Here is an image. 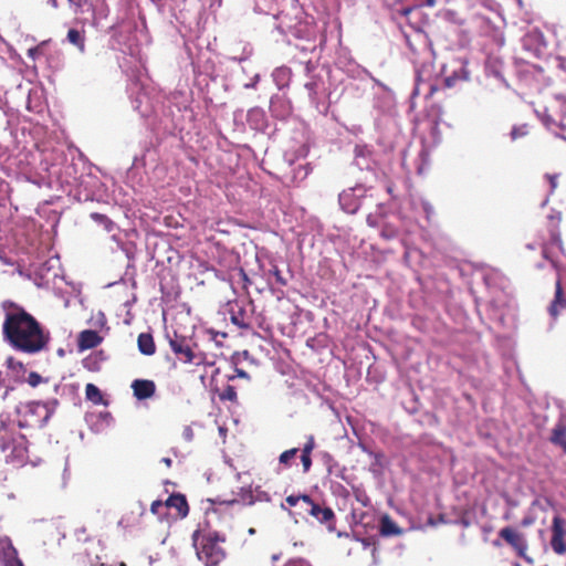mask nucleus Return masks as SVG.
<instances>
[{"label": "nucleus", "mask_w": 566, "mask_h": 566, "mask_svg": "<svg viewBox=\"0 0 566 566\" xmlns=\"http://www.w3.org/2000/svg\"><path fill=\"white\" fill-rule=\"evenodd\" d=\"M27 381L31 387H36L43 381V378L38 373L31 371L27 378Z\"/></svg>", "instance_id": "2f4dec72"}, {"label": "nucleus", "mask_w": 566, "mask_h": 566, "mask_svg": "<svg viewBox=\"0 0 566 566\" xmlns=\"http://www.w3.org/2000/svg\"><path fill=\"white\" fill-rule=\"evenodd\" d=\"M402 533L397 523L389 516L384 515L380 520V534L384 536H396Z\"/></svg>", "instance_id": "6ab92c4d"}, {"label": "nucleus", "mask_w": 566, "mask_h": 566, "mask_svg": "<svg viewBox=\"0 0 566 566\" xmlns=\"http://www.w3.org/2000/svg\"><path fill=\"white\" fill-rule=\"evenodd\" d=\"M25 371L23 364L13 357L6 360L4 368L0 369V388L6 389L3 398L7 397L9 390L14 389L17 384L25 380Z\"/></svg>", "instance_id": "39448f33"}, {"label": "nucleus", "mask_w": 566, "mask_h": 566, "mask_svg": "<svg viewBox=\"0 0 566 566\" xmlns=\"http://www.w3.org/2000/svg\"><path fill=\"white\" fill-rule=\"evenodd\" d=\"M436 520H437L438 524L446 523V516L443 514H439Z\"/></svg>", "instance_id": "a19ab883"}, {"label": "nucleus", "mask_w": 566, "mask_h": 566, "mask_svg": "<svg viewBox=\"0 0 566 566\" xmlns=\"http://www.w3.org/2000/svg\"><path fill=\"white\" fill-rule=\"evenodd\" d=\"M554 103H560L566 108V102L559 98H555Z\"/></svg>", "instance_id": "a18cd8bd"}, {"label": "nucleus", "mask_w": 566, "mask_h": 566, "mask_svg": "<svg viewBox=\"0 0 566 566\" xmlns=\"http://www.w3.org/2000/svg\"><path fill=\"white\" fill-rule=\"evenodd\" d=\"M137 347L143 355H154L156 353V345L153 335L150 333H140L137 337Z\"/></svg>", "instance_id": "a211bd4d"}, {"label": "nucleus", "mask_w": 566, "mask_h": 566, "mask_svg": "<svg viewBox=\"0 0 566 566\" xmlns=\"http://www.w3.org/2000/svg\"><path fill=\"white\" fill-rule=\"evenodd\" d=\"M50 1H51L52 6H53L54 8H56V7H57V2H56V0H50ZM67 1H69L70 3H74V2H75V0H67Z\"/></svg>", "instance_id": "37998d69"}, {"label": "nucleus", "mask_w": 566, "mask_h": 566, "mask_svg": "<svg viewBox=\"0 0 566 566\" xmlns=\"http://www.w3.org/2000/svg\"><path fill=\"white\" fill-rule=\"evenodd\" d=\"M316 447L315 438L314 436H308L306 438V442L304 443L303 448L301 449V462L303 465V472L307 473L310 472L312 468V458L311 454L313 450Z\"/></svg>", "instance_id": "f3484780"}, {"label": "nucleus", "mask_w": 566, "mask_h": 566, "mask_svg": "<svg viewBox=\"0 0 566 566\" xmlns=\"http://www.w3.org/2000/svg\"><path fill=\"white\" fill-rule=\"evenodd\" d=\"M193 547L197 558L205 566H221L227 558V551L222 545L227 542V536L218 531H208L201 533L196 531L192 534Z\"/></svg>", "instance_id": "f03ea898"}, {"label": "nucleus", "mask_w": 566, "mask_h": 566, "mask_svg": "<svg viewBox=\"0 0 566 566\" xmlns=\"http://www.w3.org/2000/svg\"><path fill=\"white\" fill-rule=\"evenodd\" d=\"M165 506V501H161V500H156L151 503L150 505V512L154 514V515H157V516H163L164 513L161 512L163 511V507Z\"/></svg>", "instance_id": "7c9ffc66"}, {"label": "nucleus", "mask_w": 566, "mask_h": 566, "mask_svg": "<svg viewBox=\"0 0 566 566\" xmlns=\"http://www.w3.org/2000/svg\"><path fill=\"white\" fill-rule=\"evenodd\" d=\"M495 546H500V543L497 541L494 542Z\"/></svg>", "instance_id": "603ef678"}, {"label": "nucleus", "mask_w": 566, "mask_h": 566, "mask_svg": "<svg viewBox=\"0 0 566 566\" xmlns=\"http://www.w3.org/2000/svg\"><path fill=\"white\" fill-rule=\"evenodd\" d=\"M308 516L313 517L319 524L325 525L329 532L336 528V515L329 506L314 502V504L311 505Z\"/></svg>", "instance_id": "0eeeda50"}, {"label": "nucleus", "mask_w": 566, "mask_h": 566, "mask_svg": "<svg viewBox=\"0 0 566 566\" xmlns=\"http://www.w3.org/2000/svg\"><path fill=\"white\" fill-rule=\"evenodd\" d=\"M118 566H127L126 563L120 562Z\"/></svg>", "instance_id": "8fccbe9b"}, {"label": "nucleus", "mask_w": 566, "mask_h": 566, "mask_svg": "<svg viewBox=\"0 0 566 566\" xmlns=\"http://www.w3.org/2000/svg\"><path fill=\"white\" fill-rule=\"evenodd\" d=\"M184 437L187 439V440H191L192 437H193V432L191 430V428L187 427L185 430H184Z\"/></svg>", "instance_id": "c9c22d12"}, {"label": "nucleus", "mask_w": 566, "mask_h": 566, "mask_svg": "<svg viewBox=\"0 0 566 566\" xmlns=\"http://www.w3.org/2000/svg\"><path fill=\"white\" fill-rule=\"evenodd\" d=\"M0 306L4 313L2 334L14 349L25 354H35L48 346L50 334L22 305L6 300Z\"/></svg>", "instance_id": "f257e3e1"}, {"label": "nucleus", "mask_w": 566, "mask_h": 566, "mask_svg": "<svg viewBox=\"0 0 566 566\" xmlns=\"http://www.w3.org/2000/svg\"><path fill=\"white\" fill-rule=\"evenodd\" d=\"M231 322L240 328L248 329L250 327V322L245 315V311L241 307L238 311L231 308L230 311Z\"/></svg>", "instance_id": "aec40b11"}, {"label": "nucleus", "mask_w": 566, "mask_h": 566, "mask_svg": "<svg viewBox=\"0 0 566 566\" xmlns=\"http://www.w3.org/2000/svg\"><path fill=\"white\" fill-rule=\"evenodd\" d=\"M564 308H566V297L564 294L560 279H558L555 283V295L554 300L552 301L548 307V313L553 318H557L560 311H563Z\"/></svg>", "instance_id": "2eb2a0df"}, {"label": "nucleus", "mask_w": 566, "mask_h": 566, "mask_svg": "<svg viewBox=\"0 0 566 566\" xmlns=\"http://www.w3.org/2000/svg\"><path fill=\"white\" fill-rule=\"evenodd\" d=\"M290 73H291L290 69L284 67V69H277V70L275 71L274 75H275L276 77H280V76L285 77V76H289V75H290Z\"/></svg>", "instance_id": "f704fd0d"}, {"label": "nucleus", "mask_w": 566, "mask_h": 566, "mask_svg": "<svg viewBox=\"0 0 566 566\" xmlns=\"http://www.w3.org/2000/svg\"><path fill=\"white\" fill-rule=\"evenodd\" d=\"M219 399L224 401V400H228V401H231V402H237L238 401V396H237V390L233 386L231 385H227L222 391L219 392Z\"/></svg>", "instance_id": "393cba45"}, {"label": "nucleus", "mask_w": 566, "mask_h": 566, "mask_svg": "<svg viewBox=\"0 0 566 566\" xmlns=\"http://www.w3.org/2000/svg\"><path fill=\"white\" fill-rule=\"evenodd\" d=\"M165 506L176 510V516L179 518H185L189 513L187 499L181 493H172L169 495L165 501Z\"/></svg>", "instance_id": "4468645a"}, {"label": "nucleus", "mask_w": 566, "mask_h": 566, "mask_svg": "<svg viewBox=\"0 0 566 566\" xmlns=\"http://www.w3.org/2000/svg\"><path fill=\"white\" fill-rule=\"evenodd\" d=\"M0 451L6 462L22 464L28 458V440L18 432L14 423L0 419Z\"/></svg>", "instance_id": "7ed1b4c3"}, {"label": "nucleus", "mask_w": 566, "mask_h": 566, "mask_svg": "<svg viewBox=\"0 0 566 566\" xmlns=\"http://www.w3.org/2000/svg\"><path fill=\"white\" fill-rule=\"evenodd\" d=\"M410 11H411V8L403 9V14L407 15L410 13Z\"/></svg>", "instance_id": "49530a36"}, {"label": "nucleus", "mask_w": 566, "mask_h": 566, "mask_svg": "<svg viewBox=\"0 0 566 566\" xmlns=\"http://www.w3.org/2000/svg\"><path fill=\"white\" fill-rule=\"evenodd\" d=\"M85 396L86 399L92 401L95 405L103 402V395L98 387H96L94 384H87L85 387Z\"/></svg>", "instance_id": "5701e85b"}, {"label": "nucleus", "mask_w": 566, "mask_h": 566, "mask_svg": "<svg viewBox=\"0 0 566 566\" xmlns=\"http://www.w3.org/2000/svg\"><path fill=\"white\" fill-rule=\"evenodd\" d=\"M67 41L75 45L81 52L85 50V36L83 31L70 29L67 32Z\"/></svg>", "instance_id": "4be33fe9"}, {"label": "nucleus", "mask_w": 566, "mask_h": 566, "mask_svg": "<svg viewBox=\"0 0 566 566\" xmlns=\"http://www.w3.org/2000/svg\"><path fill=\"white\" fill-rule=\"evenodd\" d=\"M253 494L250 489L241 488L240 492L238 493L237 497H233L231 500L224 501L227 504H243V505H251L253 504Z\"/></svg>", "instance_id": "412c9836"}, {"label": "nucleus", "mask_w": 566, "mask_h": 566, "mask_svg": "<svg viewBox=\"0 0 566 566\" xmlns=\"http://www.w3.org/2000/svg\"><path fill=\"white\" fill-rule=\"evenodd\" d=\"M285 502L291 507H296V514L302 518H307L311 511V505L314 504V500L307 494H291L286 496Z\"/></svg>", "instance_id": "9b49d317"}, {"label": "nucleus", "mask_w": 566, "mask_h": 566, "mask_svg": "<svg viewBox=\"0 0 566 566\" xmlns=\"http://www.w3.org/2000/svg\"><path fill=\"white\" fill-rule=\"evenodd\" d=\"M298 451V448H292L283 451L279 457L280 464L284 468H290Z\"/></svg>", "instance_id": "b1692460"}, {"label": "nucleus", "mask_w": 566, "mask_h": 566, "mask_svg": "<svg viewBox=\"0 0 566 566\" xmlns=\"http://www.w3.org/2000/svg\"><path fill=\"white\" fill-rule=\"evenodd\" d=\"M528 134V126L526 124L513 127L511 137L513 140L524 137Z\"/></svg>", "instance_id": "c756f323"}, {"label": "nucleus", "mask_w": 566, "mask_h": 566, "mask_svg": "<svg viewBox=\"0 0 566 566\" xmlns=\"http://www.w3.org/2000/svg\"><path fill=\"white\" fill-rule=\"evenodd\" d=\"M547 117H549L552 120H555V118H554V115H553V114H547Z\"/></svg>", "instance_id": "09e8293b"}, {"label": "nucleus", "mask_w": 566, "mask_h": 566, "mask_svg": "<svg viewBox=\"0 0 566 566\" xmlns=\"http://www.w3.org/2000/svg\"><path fill=\"white\" fill-rule=\"evenodd\" d=\"M552 109H553V106L547 107L545 111H546V112H549V111H552Z\"/></svg>", "instance_id": "3c124183"}, {"label": "nucleus", "mask_w": 566, "mask_h": 566, "mask_svg": "<svg viewBox=\"0 0 566 566\" xmlns=\"http://www.w3.org/2000/svg\"><path fill=\"white\" fill-rule=\"evenodd\" d=\"M420 85H421V83H417V85H416V87L413 90L412 95H418L420 93Z\"/></svg>", "instance_id": "79ce46f5"}, {"label": "nucleus", "mask_w": 566, "mask_h": 566, "mask_svg": "<svg viewBox=\"0 0 566 566\" xmlns=\"http://www.w3.org/2000/svg\"><path fill=\"white\" fill-rule=\"evenodd\" d=\"M59 401L53 399L48 402H29L18 408V427L41 429L43 428L55 411Z\"/></svg>", "instance_id": "20e7f679"}, {"label": "nucleus", "mask_w": 566, "mask_h": 566, "mask_svg": "<svg viewBox=\"0 0 566 566\" xmlns=\"http://www.w3.org/2000/svg\"><path fill=\"white\" fill-rule=\"evenodd\" d=\"M399 234V230L397 227L390 224V223H385L382 227H381V230H380V235L386 239V240H391V239H395L397 238Z\"/></svg>", "instance_id": "bb28decb"}, {"label": "nucleus", "mask_w": 566, "mask_h": 566, "mask_svg": "<svg viewBox=\"0 0 566 566\" xmlns=\"http://www.w3.org/2000/svg\"><path fill=\"white\" fill-rule=\"evenodd\" d=\"M103 338L98 335L96 331L85 329L80 333L77 345L80 349H92L97 347L102 343Z\"/></svg>", "instance_id": "dca6fc26"}, {"label": "nucleus", "mask_w": 566, "mask_h": 566, "mask_svg": "<svg viewBox=\"0 0 566 566\" xmlns=\"http://www.w3.org/2000/svg\"><path fill=\"white\" fill-rule=\"evenodd\" d=\"M130 388L137 400L150 399L156 392V384L150 379H135L133 380Z\"/></svg>", "instance_id": "f8f14e48"}, {"label": "nucleus", "mask_w": 566, "mask_h": 566, "mask_svg": "<svg viewBox=\"0 0 566 566\" xmlns=\"http://www.w3.org/2000/svg\"><path fill=\"white\" fill-rule=\"evenodd\" d=\"M426 4L428 7H433L436 4V0H426Z\"/></svg>", "instance_id": "c03bdc74"}, {"label": "nucleus", "mask_w": 566, "mask_h": 566, "mask_svg": "<svg viewBox=\"0 0 566 566\" xmlns=\"http://www.w3.org/2000/svg\"><path fill=\"white\" fill-rule=\"evenodd\" d=\"M0 566H23L17 548L7 535L0 536Z\"/></svg>", "instance_id": "6e6552de"}, {"label": "nucleus", "mask_w": 566, "mask_h": 566, "mask_svg": "<svg viewBox=\"0 0 566 566\" xmlns=\"http://www.w3.org/2000/svg\"><path fill=\"white\" fill-rule=\"evenodd\" d=\"M436 91H437V86L433 84H430L426 97H431L436 93Z\"/></svg>", "instance_id": "e433bc0d"}, {"label": "nucleus", "mask_w": 566, "mask_h": 566, "mask_svg": "<svg viewBox=\"0 0 566 566\" xmlns=\"http://www.w3.org/2000/svg\"><path fill=\"white\" fill-rule=\"evenodd\" d=\"M564 537L565 531L563 527V521L559 517H555L552 525L551 546L552 549L558 555L566 553V544Z\"/></svg>", "instance_id": "ddd939ff"}, {"label": "nucleus", "mask_w": 566, "mask_h": 566, "mask_svg": "<svg viewBox=\"0 0 566 566\" xmlns=\"http://www.w3.org/2000/svg\"><path fill=\"white\" fill-rule=\"evenodd\" d=\"M549 243L554 247H557L559 250H563L562 234L557 226H554V228L551 230Z\"/></svg>", "instance_id": "cd10ccee"}, {"label": "nucleus", "mask_w": 566, "mask_h": 566, "mask_svg": "<svg viewBox=\"0 0 566 566\" xmlns=\"http://www.w3.org/2000/svg\"><path fill=\"white\" fill-rule=\"evenodd\" d=\"M548 441L566 454V411L559 415L551 429Z\"/></svg>", "instance_id": "9d476101"}, {"label": "nucleus", "mask_w": 566, "mask_h": 566, "mask_svg": "<svg viewBox=\"0 0 566 566\" xmlns=\"http://www.w3.org/2000/svg\"><path fill=\"white\" fill-rule=\"evenodd\" d=\"M91 218L99 223V224H103L105 230L106 231H112L113 228H114V223L113 221L106 216V214H103V213H98V212H93L91 213Z\"/></svg>", "instance_id": "a878e982"}, {"label": "nucleus", "mask_w": 566, "mask_h": 566, "mask_svg": "<svg viewBox=\"0 0 566 566\" xmlns=\"http://www.w3.org/2000/svg\"><path fill=\"white\" fill-rule=\"evenodd\" d=\"M499 536L515 552L516 556L532 563V558L527 555L528 543L524 533L506 526L499 532Z\"/></svg>", "instance_id": "423d86ee"}, {"label": "nucleus", "mask_w": 566, "mask_h": 566, "mask_svg": "<svg viewBox=\"0 0 566 566\" xmlns=\"http://www.w3.org/2000/svg\"><path fill=\"white\" fill-rule=\"evenodd\" d=\"M305 86H306L308 90H313V87H314V83H307Z\"/></svg>", "instance_id": "de8ad7c7"}, {"label": "nucleus", "mask_w": 566, "mask_h": 566, "mask_svg": "<svg viewBox=\"0 0 566 566\" xmlns=\"http://www.w3.org/2000/svg\"><path fill=\"white\" fill-rule=\"evenodd\" d=\"M271 272L274 275L276 283L282 286L286 285L285 279L282 276L281 271L276 266Z\"/></svg>", "instance_id": "72a5a7b5"}, {"label": "nucleus", "mask_w": 566, "mask_h": 566, "mask_svg": "<svg viewBox=\"0 0 566 566\" xmlns=\"http://www.w3.org/2000/svg\"><path fill=\"white\" fill-rule=\"evenodd\" d=\"M427 523H428L429 525H431V526H437V525H438V522H437L436 517H433V516H430V517L428 518V522H427Z\"/></svg>", "instance_id": "ea45409f"}, {"label": "nucleus", "mask_w": 566, "mask_h": 566, "mask_svg": "<svg viewBox=\"0 0 566 566\" xmlns=\"http://www.w3.org/2000/svg\"><path fill=\"white\" fill-rule=\"evenodd\" d=\"M161 462L167 467L170 468L172 464V460L170 458H163Z\"/></svg>", "instance_id": "58836bf2"}, {"label": "nucleus", "mask_w": 566, "mask_h": 566, "mask_svg": "<svg viewBox=\"0 0 566 566\" xmlns=\"http://www.w3.org/2000/svg\"><path fill=\"white\" fill-rule=\"evenodd\" d=\"M533 523V518L532 517H524L522 521H521V525L522 526H528Z\"/></svg>", "instance_id": "4c0bfd02"}, {"label": "nucleus", "mask_w": 566, "mask_h": 566, "mask_svg": "<svg viewBox=\"0 0 566 566\" xmlns=\"http://www.w3.org/2000/svg\"><path fill=\"white\" fill-rule=\"evenodd\" d=\"M461 72V76L458 75V73H454L452 76H448L446 80H444V83H446V86L447 87H452L455 85V82L458 80H463V81H467L469 78V73L463 69L461 67L460 70Z\"/></svg>", "instance_id": "c85d7f7f"}, {"label": "nucleus", "mask_w": 566, "mask_h": 566, "mask_svg": "<svg viewBox=\"0 0 566 566\" xmlns=\"http://www.w3.org/2000/svg\"><path fill=\"white\" fill-rule=\"evenodd\" d=\"M237 377L244 378V379H250V375L245 370H243L241 368H235L234 369V374L233 375H229L227 378H228L229 381H232Z\"/></svg>", "instance_id": "473e14b6"}, {"label": "nucleus", "mask_w": 566, "mask_h": 566, "mask_svg": "<svg viewBox=\"0 0 566 566\" xmlns=\"http://www.w3.org/2000/svg\"><path fill=\"white\" fill-rule=\"evenodd\" d=\"M169 345L174 354L178 357L179 360L184 363H192L195 359V354L191 347V340L175 334L172 338L169 339Z\"/></svg>", "instance_id": "1a4fd4ad"}]
</instances>
